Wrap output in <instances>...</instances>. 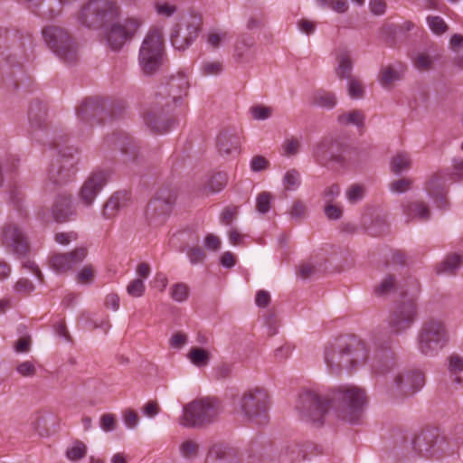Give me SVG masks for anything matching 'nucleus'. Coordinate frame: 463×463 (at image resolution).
Returning a JSON list of instances; mask_svg holds the SVG:
<instances>
[{
    "mask_svg": "<svg viewBox=\"0 0 463 463\" xmlns=\"http://www.w3.org/2000/svg\"><path fill=\"white\" fill-rule=\"evenodd\" d=\"M154 9L158 16L169 18L176 13L177 6L174 3L167 1H156L154 3Z\"/></svg>",
    "mask_w": 463,
    "mask_h": 463,
    "instance_id": "nucleus-42",
    "label": "nucleus"
},
{
    "mask_svg": "<svg viewBox=\"0 0 463 463\" xmlns=\"http://www.w3.org/2000/svg\"><path fill=\"white\" fill-rule=\"evenodd\" d=\"M432 60L427 53H419L414 60V66L419 70H429Z\"/></svg>",
    "mask_w": 463,
    "mask_h": 463,
    "instance_id": "nucleus-58",
    "label": "nucleus"
},
{
    "mask_svg": "<svg viewBox=\"0 0 463 463\" xmlns=\"http://www.w3.org/2000/svg\"><path fill=\"white\" fill-rule=\"evenodd\" d=\"M368 351L363 341L339 338L329 342L324 349V361L331 373L351 371L365 363Z\"/></svg>",
    "mask_w": 463,
    "mask_h": 463,
    "instance_id": "nucleus-3",
    "label": "nucleus"
},
{
    "mask_svg": "<svg viewBox=\"0 0 463 463\" xmlns=\"http://www.w3.org/2000/svg\"><path fill=\"white\" fill-rule=\"evenodd\" d=\"M342 149V144L337 138L326 137L313 146L312 155L318 162L340 161Z\"/></svg>",
    "mask_w": 463,
    "mask_h": 463,
    "instance_id": "nucleus-14",
    "label": "nucleus"
},
{
    "mask_svg": "<svg viewBox=\"0 0 463 463\" xmlns=\"http://www.w3.org/2000/svg\"><path fill=\"white\" fill-rule=\"evenodd\" d=\"M301 184L300 175L298 171L291 169L286 172L283 177V185L286 190L294 191Z\"/></svg>",
    "mask_w": 463,
    "mask_h": 463,
    "instance_id": "nucleus-46",
    "label": "nucleus"
},
{
    "mask_svg": "<svg viewBox=\"0 0 463 463\" xmlns=\"http://www.w3.org/2000/svg\"><path fill=\"white\" fill-rule=\"evenodd\" d=\"M187 256L192 264L202 262L205 258L204 251L199 247L189 248L187 250Z\"/></svg>",
    "mask_w": 463,
    "mask_h": 463,
    "instance_id": "nucleus-60",
    "label": "nucleus"
},
{
    "mask_svg": "<svg viewBox=\"0 0 463 463\" xmlns=\"http://www.w3.org/2000/svg\"><path fill=\"white\" fill-rule=\"evenodd\" d=\"M117 415L111 412H106L100 415L99 419V425L102 431L112 432L118 427Z\"/></svg>",
    "mask_w": 463,
    "mask_h": 463,
    "instance_id": "nucleus-44",
    "label": "nucleus"
},
{
    "mask_svg": "<svg viewBox=\"0 0 463 463\" xmlns=\"http://www.w3.org/2000/svg\"><path fill=\"white\" fill-rule=\"evenodd\" d=\"M402 79V71L396 69L394 66L388 65L383 67L380 71L379 82L385 88L390 89L393 83Z\"/></svg>",
    "mask_w": 463,
    "mask_h": 463,
    "instance_id": "nucleus-35",
    "label": "nucleus"
},
{
    "mask_svg": "<svg viewBox=\"0 0 463 463\" xmlns=\"http://www.w3.org/2000/svg\"><path fill=\"white\" fill-rule=\"evenodd\" d=\"M121 14L118 0H90L76 14L77 23L89 29H104L109 47L119 51L129 42L144 24L140 16H130L116 22Z\"/></svg>",
    "mask_w": 463,
    "mask_h": 463,
    "instance_id": "nucleus-2",
    "label": "nucleus"
},
{
    "mask_svg": "<svg viewBox=\"0 0 463 463\" xmlns=\"http://www.w3.org/2000/svg\"><path fill=\"white\" fill-rule=\"evenodd\" d=\"M250 114L254 119L257 120H265L271 117L272 109L266 106H253L250 108Z\"/></svg>",
    "mask_w": 463,
    "mask_h": 463,
    "instance_id": "nucleus-53",
    "label": "nucleus"
},
{
    "mask_svg": "<svg viewBox=\"0 0 463 463\" xmlns=\"http://www.w3.org/2000/svg\"><path fill=\"white\" fill-rule=\"evenodd\" d=\"M163 33L159 28H151L146 34L138 53V62L143 73H156L163 63Z\"/></svg>",
    "mask_w": 463,
    "mask_h": 463,
    "instance_id": "nucleus-8",
    "label": "nucleus"
},
{
    "mask_svg": "<svg viewBox=\"0 0 463 463\" xmlns=\"http://www.w3.org/2000/svg\"><path fill=\"white\" fill-rule=\"evenodd\" d=\"M347 92L351 99H359L364 97V86L358 79L350 78L347 82Z\"/></svg>",
    "mask_w": 463,
    "mask_h": 463,
    "instance_id": "nucleus-47",
    "label": "nucleus"
},
{
    "mask_svg": "<svg viewBox=\"0 0 463 463\" xmlns=\"http://www.w3.org/2000/svg\"><path fill=\"white\" fill-rule=\"evenodd\" d=\"M144 122L151 131L157 134L168 132L174 123L165 118L160 108L148 109L144 114Z\"/></svg>",
    "mask_w": 463,
    "mask_h": 463,
    "instance_id": "nucleus-16",
    "label": "nucleus"
},
{
    "mask_svg": "<svg viewBox=\"0 0 463 463\" xmlns=\"http://www.w3.org/2000/svg\"><path fill=\"white\" fill-rule=\"evenodd\" d=\"M126 194L123 192L115 193L105 203L102 215L106 219L115 216L117 212L125 204Z\"/></svg>",
    "mask_w": 463,
    "mask_h": 463,
    "instance_id": "nucleus-30",
    "label": "nucleus"
},
{
    "mask_svg": "<svg viewBox=\"0 0 463 463\" xmlns=\"http://www.w3.org/2000/svg\"><path fill=\"white\" fill-rule=\"evenodd\" d=\"M365 194V188L361 184H353L345 191V197L351 204H356L361 202Z\"/></svg>",
    "mask_w": 463,
    "mask_h": 463,
    "instance_id": "nucleus-45",
    "label": "nucleus"
},
{
    "mask_svg": "<svg viewBox=\"0 0 463 463\" xmlns=\"http://www.w3.org/2000/svg\"><path fill=\"white\" fill-rule=\"evenodd\" d=\"M100 111L101 109L98 103L93 100H86L79 107L77 117L80 120L92 125Z\"/></svg>",
    "mask_w": 463,
    "mask_h": 463,
    "instance_id": "nucleus-27",
    "label": "nucleus"
},
{
    "mask_svg": "<svg viewBox=\"0 0 463 463\" xmlns=\"http://www.w3.org/2000/svg\"><path fill=\"white\" fill-rule=\"evenodd\" d=\"M241 146L239 136L229 133H222L218 137V150L221 154L230 155L238 152Z\"/></svg>",
    "mask_w": 463,
    "mask_h": 463,
    "instance_id": "nucleus-26",
    "label": "nucleus"
},
{
    "mask_svg": "<svg viewBox=\"0 0 463 463\" xmlns=\"http://www.w3.org/2000/svg\"><path fill=\"white\" fill-rule=\"evenodd\" d=\"M238 213V208L237 207H226L222 214H221V222L225 225H230L232 222V220L235 218V216Z\"/></svg>",
    "mask_w": 463,
    "mask_h": 463,
    "instance_id": "nucleus-64",
    "label": "nucleus"
},
{
    "mask_svg": "<svg viewBox=\"0 0 463 463\" xmlns=\"http://www.w3.org/2000/svg\"><path fill=\"white\" fill-rule=\"evenodd\" d=\"M463 259L460 255L452 253L447 255L443 260L437 264L435 270L437 274L450 276L454 275L462 266Z\"/></svg>",
    "mask_w": 463,
    "mask_h": 463,
    "instance_id": "nucleus-22",
    "label": "nucleus"
},
{
    "mask_svg": "<svg viewBox=\"0 0 463 463\" xmlns=\"http://www.w3.org/2000/svg\"><path fill=\"white\" fill-rule=\"evenodd\" d=\"M331 394L342 404L332 416L329 415L332 402L329 397L322 395L317 388H302L294 402L298 419L315 430L325 428L338 430L344 425L358 424L367 404L365 392L355 385H341L334 388Z\"/></svg>",
    "mask_w": 463,
    "mask_h": 463,
    "instance_id": "nucleus-1",
    "label": "nucleus"
},
{
    "mask_svg": "<svg viewBox=\"0 0 463 463\" xmlns=\"http://www.w3.org/2000/svg\"><path fill=\"white\" fill-rule=\"evenodd\" d=\"M174 200L172 198H162L157 196L150 201L147 205L146 214L150 220L156 219L157 216L165 215L169 213Z\"/></svg>",
    "mask_w": 463,
    "mask_h": 463,
    "instance_id": "nucleus-21",
    "label": "nucleus"
},
{
    "mask_svg": "<svg viewBox=\"0 0 463 463\" xmlns=\"http://www.w3.org/2000/svg\"><path fill=\"white\" fill-rule=\"evenodd\" d=\"M412 278H410L401 285H397L396 280L392 275H386L377 286L374 288V294L378 297L386 296L391 293L393 289L399 288L402 292L403 288H410L409 281Z\"/></svg>",
    "mask_w": 463,
    "mask_h": 463,
    "instance_id": "nucleus-24",
    "label": "nucleus"
},
{
    "mask_svg": "<svg viewBox=\"0 0 463 463\" xmlns=\"http://www.w3.org/2000/svg\"><path fill=\"white\" fill-rule=\"evenodd\" d=\"M340 194V188L337 184H332L326 187L323 193L325 203H332Z\"/></svg>",
    "mask_w": 463,
    "mask_h": 463,
    "instance_id": "nucleus-62",
    "label": "nucleus"
},
{
    "mask_svg": "<svg viewBox=\"0 0 463 463\" xmlns=\"http://www.w3.org/2000/svg\"><path fill=\"white\" fill-rule=\"evenodd\" d=\"M410 288L402 289L403 299L394 307L389 318L391 333L400 335L409 330L417 319L416 297L420 291V284L416 279L409 281Z\"/></svg>",
    "mask_w": 463,
    "mask_h": 463,
    "instance_id": "nucleus-6",
    "label": "nucleus"
},
{
    "mask_svg": "<svg viewBox=\"0 0 463 463\" xmlns=\"http://www.w3.org/2000/svg\"><path fill=\"white\" fill-rule=\"evenodd\" d=\"M403 213L406 215L408 221L413 219L427 221L430 215L428 205L419 201L404 205Z\"/></svg>",
    "mask_w": 463,
    "mask_h": 463,
    "instance_id": "nucleus-25",
    "label": "nucleus"
},
{
    "mask_svg": "<svg viewBox=\"0 0 463 463\" xmlns=\"http://www.w3.org/2000/svg\"><path fill=\"white\" fill-rule=\"evenodd\" d=\"M269 162L262 156H255L251 158L250 166L253 172H260L267 169Z\"/></svg>",
    "mask_w": 463,
    "mask_h": 463,
    "instance_id": "nucleus-56",
    "label": "nucleus"
},
{
    "mask_svg": "<svg viewBox=\"0 0 463 463\" xmlns=\"http://www.w3.org/2000/svg\"><path fill=\"white\" fill-rule=\"evenodd\" d=\"M14 290L17 294L28 295L34 290V286L29 279H20L14 284Z\"/></svg>",
    "mask_w": 463,
    "mask_h": 463,
    "instance_id": "nucleus-54",
    "label": "nucleus"
},
{
    "mask_svg": "<svg viewBox=\"0 0 463 463\" xmlns=\"http://www.w3.org/2000/svg\"><path fill=\"white\" fill-rule=\"evenodd\" d=\"M96 276V269L94 266L88 264L80 269L76 275L75 280L81 285H90L94 282Z\"/></svg>",
    "mask_w": 463,
    "mask_h": 463,
    "instance_id": "nucleus-41",
    "label": "nucleus"
},
{
    "mask_svg": "<svg viewBox=\"0 0 463 463\" xmlns=\"http://www.w3.org/2000/svg\"><path fill=\"white\" fill-rule=\"evenodd\" d=\"M42 37L47 48L63 62L71 64L79 58V45L65 28L46 25L42 29Z\"/></svg>",
    "mask_w": 463,
    "mask_h": 463,
    "instance_id": "nucleus-7",
    "label": "nucleus"
},
{
    "mask_svg": "<svg viewBox=\"0 0 463 463\" xmlns=\"http://www.w3.org/2000/svg\"><path fill=\"white\" fill-rule=\"evenodd\" d=\"M109 177L108 171L93 172L82 184L79 193V201L86 207L92 205L95 198L106 185Z\"/></svg>",
    "mask_w": 463,
    "mask_h": 463,
    "instance_id": "nucleus-12",
    "label": "nucleus"
},
{
    "mask_svg": "<svg viewBox=\"0 0 463 463\" xmlns=\"http://www.w3.org/2000/svg\"><path fill=\"white\" fill-rule=\"evenodd\" d=\"M313 104L326 109H332L337 104V99L335 93L325 90H318L312 96Z\"/></svg>",
    "mask_w": 463,
    "mask_h": 463,
    "instance_id": "nucleus-34",
    "label": "nucleus"
},
{
    "mask_svg": "<svg viewBox=\"0 0 463 463\" xmlns=\"http://www.w3.org/2000/svg\"><path fill=\"white\" fill-rule=\"evenodd\" d=\"M86 452V445L80 440H76L73 446L67 449L66 456L70 460L75 461L85 457Z\"/></svg>",
    "mask_w": 463,
    "mask_h": 463,
    "instance_id": "nucleus-50",
    "label": "nucleus"
},
{
    "mask_svg": "<svg viewBox=\"0 0 463 463\" xmlns=\"http://www.w3.org/2000/svg\"><path fill=\"white\" fill-rule=\"evenodd\" d=\"M337 66L335 68V74L340 79H350L351 71L353 70V61L347 52H340L337 54Z\"/></svg>",
    "mask_w": 463,
    "mask_h": 463,
    "instance_id": "nucleus-33",
    "label": "nucleus"
},
{
    "mask_svg": "<svg viewBox=\"0 0 463 463\" xmlns=\"http://www.w3.org/2000/svg\"><path fill=\"white\" fill-rule=\"evenodd\" d=\"M222 411L223 406L218 398L199 397L183 406L178 422L184 428L203 430L216 424Z\"/></svg>",
    "mask_w": 463,
    "mask_h": 463,
    "instance_id": "nucleus-4",
    "label": "nucleus"
},
{
    "mask_svg": "<svg viewBox=\"0 0 463 463\" xmlns=\"http://www.w3.org/2000/svg\"><path fill=\"white\" fill-rule=\"evenodd\" d=\"M263 388H253L245 392L240 398V410L245 418L261 427L269 421L267 414L271 401Z\"/></svg>",
    "mask_w": 463,
    "mask_h": 463,
    "instance_id": "nucleus-9",
    "label": "nucleus"
},
{
    "mask_svg": "<svg viewBox=\"0 0 463 463\" xmlns=\"http://www.w3.org/2000/svg\"><path fill=\"white\" fill-rule=\"evenodd\" d=\"M202 24V16L199 14H189L183 18V22L180 24L185 31V33L189 34L190 38L195 40L201 30Z\"/></svg>",
    "mask_w": 463,
    "mask_h": 463,
    "instance_id": "nucleus-32",
    "label": "nucleus"
},
{
    "mask_svg": "<svg viewBox=\"0 0 463 463\" xmlns=\"http://www.w3.org/2000/svg\"><path fill=\"white\" fill-rule=\"evenodd\" d=\"M426 22L430 30L436 35H441L449 29L447 24L440 16L429 15L426 18Z\"/></svg>",
    "mask_w": 463,
    "mask_h": 463,
    "instance_id": "nucleus-43",
    "label": "nucleus"
},
{
    "mask_svg": "<svg viewBox=\"0 0 463 463\" xmlns=\"http://www.w3.org/2000/svg\"><path fill=\"white\" fill-rule=\"evenodd\" d=\"M253 44L254 41L251 37L244 36L238 39L234 46V57L236 60L239 61L246 60Z\"/></svg>",
    "mask_w": 463,
    "mask_h": 463,
    "instance_id": "nucleus-36",
    "label": "nucleus"
},
{
    "mask_svg": "<svg viewBox=\"0 0 463 463\" xmlns=\"http://www.w3.org/2000/svg\"><path fill=\"white\" fill-rule=\"evenodd\" d=\"M88 255L86 248L80 247L68 253H56L50 259L51 268L57 273H65L80 263Z\"/></svg>",
    "mask_w": 463,
    "mask_h": 463,
    "instance_id": "nucleus-13",
    "label": "nucleus"
},
{
    "mask_svg": "<svg viewBox=\"0 0 463 463\" xmlns=\"http://www.w3.org/2000/svg\"><path fill=\"white\" fill-rule=\"evenodd\" d=\"M146 285L143 279H134L127 286V292L133 298H140L144 295Z\"/></svg>",
    "mask_w": 463,
    "mask_h": 463,
    "instance_id": "nucleus-52",
    "label": "nucleus"
},
{
    "mask_svg": "<svg viewBox=\"0 0 463 463\" xmlns=\"http://www.w3.org/2000/svg\"><path fill=\"white\" fill-rule=\"evenodd\" d=\"M2 242L6 248L12 249L14 252L20 255L24 254L28 249L24 232L14 223H8L4 227Z\"/></svg>",
    "mask_w": 463,
    "mask_h": 463,
    "instance_id": "nucleus-15",
    "label": "nucleus"
},
{
    "mask_svg": "<svg viewBox=\"0 0 463 463\" xmlns=\"http://www.w3.org/2000/svg\"><path fill=\"white\" fill-rule=\"evenodd\" d=\"M429 195L433 198L438 207L442 208L446 205V191L443 178L435 175L428 183L426 187Z\"/></svg>",
    "mask_w": 463,
    "mask_h": 463,
    "instance_id": "nucleus-19",
    "label": "nucleus"
},
{
    "mask_svg": "<svg viewBox=\"0 0 463 463\" xmlns=\"http://www.w3.org/2000/svg\"><path fill=\"white\" fill-rule=\"evenodd\" d=\"M143 414L147 418H154L160 412V406L156 401H149L142 407Z\"/></svg>",
    "mask_w": 463,
    "mask_h": 463,
    "instance_id": "nucleus-57",
    "label": "nucleus"
},
{
    "mask_svg": "<svg viewBox=\"0 0 463 463\" xmlns=\"http://www.w3.org/2000/svg\"><path fill=\"white\" fill-rule=\"evenodd\" d=\"M273 196L269 192H261L256 198V209L260 213H267L271 205Z\"/></svg>",
    "mask_w": 463,
    "mask_h": 463,
    "instance_id": "nucleus-49",
    "label": "nucleus"
},
{
    "mask_svg": "<svg viewBox=\"0 0 463 463\" xmlns=\"http://www.w3.org/2000/svg\"><path fill=\"white\" fill-rule=\"evenodd\" d=\"M223 70V65L218 61H208L202 64L201 72L203 76H216Z\"/></svg>",
    "mask_w": 463,
    "mask_h": 463,
    "instance_id": "nucleus-51",
    "label": "nucleus"
},
{
    "mask_svg": "<svg viewBox=\"0 0 463 463\" xmlns=\"http://www.w3.org/2000/svg\"><path fill=\"white\" fill-rule=\"evenodd\" d=\"M449 370L453 373L463 372V357L452 354L449 358Z\"/></svg>",
    "mask_w": 463,
    "mask_h": 463,
    "instance_id": "nucleus-59",
    "label": "nucleus"
},
{
    "mask_svg": "<svg viewBox=\"0 0 463 463\" xmlns=\"http://www.w3.org/2000/svg\"><path fill=\"white\" fill-rule=\"evenodd\" d=\"M188 340L187 335L183 332H177L172 335L169 340L171 347L180 349L186 345Z\"/></svg>",
    "mask_w": 463,
    "mask_h": 463,
    "instance_id": "nucleus-61",
    "label": "nucleus"
},
{
    "mask_svg": "<svg viewBox=\"0 0 463 463\" xmlns=\"http://www.w3.org/2000/svg\"><path fill=\"white\" fill-rule=\"evenodd\" d=\"M365 120L364 113L360 109L342 111L338 114L336 121L342 127L353 126L357 128L364 127Z\"/></svg>",
    "mask_w": 463,
    "mask_h": 463,
    "instance_id": "nucleus-23",
    "label": "nucleus"
},
{
    "mask_svg": "<svg viewBox=\"0 0 463 463\" xmlns=\"http://www.w3.org/2000/svg\"><path fill=\"white\" fill-rule=\"evenodd\" d=\"M38 363L35 360H24L17 362L15 372L22 377L33 378L37 374Z\"/></svg>",
    "mask_w": 463,
    "mask_h": 463,
    "instance_id": "nucleus-39",
    "label": "nucleus"
},
{
    "mask_svg": "<svg viewBox=\"0 0 463 463\" xmlns=\"http://www.w3.org/2000/svg\"><path fill=\"white\" fill-rule=\"evenodd\" d=\"M325 214L328 219L336 220L342 215V209L338 205L333 204L332 203H325Z\"/></svg>",
    "mask_w": 463,
    "mask_h": 463,
    "instance_id": "nucleus-63",
    "label": "nucleus"
},
{
    "mask_svg": "<svg viewBox=\"0 0 463 463\" xmlns=\"http://www.w3.org/2000/svg\"><path fill=\"white\" fill-rule=\"evenodd\" d=\"M170 40L173 47L178 51L186 50L195 41L185 33L181 24H176L172 29Z\"/></svg>",
    "mask_w": 463,
    "mask_h": 463,
    "instance_id": "nucleus-28",
    "label": "nucleus"
},
{
    "mask_svg": "<svg viewBox=\"0 0 463 463\" xmlns=\"http://www.w3.org/2000/svg\"><path fill=\"white\" fill-rule=\"evenodd\" d=\"M450 341V334L445 321L438 317L425 320L417 334L418 351L428 357H434Z\"/></svg>",
    "mask_w": 463,
    "mask_h": 463,
    "instance_id": "nucleus-5",
    "label": "nucleus"
},
{
    "mask_svg": "<svg viewBox=\"0 0 463 463\" xmlns=\"http://www.w3.org/2000/svg\"><path fill=\"white\" fill-rule=\"evenodd\" d=\"M121 420L127 430H136L140 423V416L138 412L130 407L124 408L120 413Z\"/></svg>",
    "mask_w": 463,
    "mask_h": 463,
    "instance_id": "nucleus-38",
    "label": "nucleus"
},
{
    "mask_svg": "<svg viewBox=\"0 0 463 463\" xmlns=\"http://www.w3.org/2000/svg\"><path fill=\"white\" fill-rule=\"evenodd\" d=\"M74 205L71 194L62 193L59 194L52 207V215L57 222H65L74 214Z\"/></svg>",
    "mask_w": 463,
    "mask_h": 463,
    "instance_id": "nucleus-18",
    "label": "nucleus"
},
{
    "mask_svg": "<svg viewBox=\"0 0 463 463\" xmlns=\"http://www.w3.org/2000/svg\"><path fill=\"white\" fill-rule=\"evenodd\" d=\"M424 384L425 375L422 372H399L393 374L390 388L395 393L406 395L418 392Z\"/></svg>",
    "mask_w": 463,
    "mask_h": 463,
    "instance_id": "nucleus-11",
    "label": "nucleus"
},
{
    "mask_svg": "<svg viewBox=\"0 0 463 463\" xmlns=\"http://www.w3.org/2000/svg\"><path fill=\"white\" fill-rule=\"evenodd\" d=\"M204 38L207 48L216 51L230 42L231 35L226 30L213 28L205 33Z\"/></svg>",
    "mask_w": 463,
    "mask_h": 463,
    "instance_id": "nucleus-20",
    "label": "nucleus"
},
{
    "mask_svg": "<svg viewBox=\"0 0 463 463\" xmlns=\"http://www.w3.org/2000/svg\"><path fill=\"white\" fill-rule=\"evenodd\" d=\"M411 160L409 154L405 152H399L392 156L391 160L392 171L395 174H400L411 168Z\"/></svg>",
    "mask_w": 463,
    "mask_h": 463,
    "instance_id": "nucleus-37",
    "label": "nucleus"
},
{
    "mask_svg": "<svg viewBox=\"0 0 463 463\" xmlns=\"http://www.w3.org/2000/svg\"><path fill=\"white\" fill-rule=\"evenodd\" d=\"M455 436H412L411 443L415 451L426 456H432L439 451H454L451 443Z\"/></svg>",
    "mask_w": 463,
    "mask_h": 463,
    "instance_id": "nucleus-10",
    "label": "nucleus"
},
{
    "mask_svg": "<svg viewBox=\"0 0 463 463\" xmlns=\"http://www.w3.org/2000/svg\"><path fill=\"white\" fill-rule=\"evenodd\" d=\"M301 148V137H288L281 144V153L286 156H296Z\"/></svg>",
    "mask_w": 463,
    "mask_h": 463,
    "instance_id": "nucleus-40",
    "label": "nucleus"
},
{
    "mask_svg": "<svg viewBox=\"0 0 463 463\" xmlns=\"http://www.w3.org/2000/svg\"><path fill=\"white\" fill-rule=\"evenodd\" d=\"M204 463H238V451L222 444H214L209 449Z\"/></svg>",
    "mask_w": 463,
    "mask_h": 463,
    "instance_id": "nucleus-17",
    "label": "nucleus"
},
{
    "mask_svg": "<svg viewBox=\"0 0 463 463\" xmlns=\"http://www.w3.org/2000/svg\"><path fill=\"white\" fill-rule=\"evenodd\" d=\"M411 181L410 179L402 178L393 181L390 184V190L392 193L402 194L408 191L411 188Z\"/></svg>",
    "mask_w": 463,
    "mask_h": 463,
    "instance_id": "nucleus-55",
    "label": "nucleus"
},
{
    "mask_svg": "<svg viewBox=\"0 0 463 463\" xmlns=\"http://www.w3.org/2000/svg\"><path fill=\"white\" fill-rule=\"evenodd\" d=\"M189 362L197 368L206 367L211 361L212 354L209 350L203 347H191L186 354Z\"/></svg>",
    "mask_w": 463,
    "mask_h": 463,
    "instance_id": "nucleus-29",
    "label": "nucleus"
},
{
    "mask_svg": "<svg viewBox=\"0 0 463 463\" xmlns=\"http://www.w3.org/2000/svg\"><path fill=\"white\" fill-rule=\"evenodd\" d=\"M181 456L187 460L196 458L201 451V443L193 438L184 439L179 445Z\"/></svg>",
    "mask_w": 463,
    "mask_h": 463,
    "instance_id": "nucleus-31",
    "label": "nucleus"
},
{
    "mask_svg": "<svg viewBox=\"0 0 463 463\" xmlns=\"http://www.w3.org/2000/svg\"><path fill=\"white\" fill-rule=\"evenodd\" d=\"M170 295L176 302H184L188 298L189 288L184 283L174 284L170 288Z\"/></svg>",
    "mask_w": 463,
    "mask_h": 463,
    "instance_id": "nucleus-48",
    "label": "nucleus"
}]
</instances>
